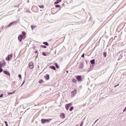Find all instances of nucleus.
I'll use <instances>...</instances> for the list:
<instances>
[{
  "mask_svg": "<svg viewBox=\"0 0 126 126\" xmlns=\"http://www.w3.org/2000/svg\"><path fill=\"white\" fill-rule=\"evenodd\" d=\"M52 121V119H41V123L42 124H46V123H50Z\"/></svg>",
  "mask_w": 126,
  "mask_h": 126,
  "instance_id": "obj_1",
  "label": "nucleus"
},
{
  "mask_svg": "<svg viewBox=\"0 0 126 126\" xmlns=\"http://www.w3.org/2000/svg\"><path fill=\"white\" fill-rule=\"evenodd\" d=\"M18 40H19V41H20V42L22 41V39H25V37H24V36L22 34H20L18 36Z\"/></svg>",
  "mask_w": 126,
  "mask_h": 126,
  "instance_id": "obj_2",
  "label": "nucleus"
},
{
  "mask_svg": "<svg viewBox=\"0 0 126 126\" xmlns=\"http://www.w3.org/2000/svg\"><path fill=\"white\" fill-rule=\"evenodd\" d=\"M4 65H5V61L4 60L0 62V67H2Z\"/></svg>",
  "mask_w": 126,
  "mask_h": 126,
  "instance_id": "obj_3",
  "label": "nucleus"
},
{
  "mask_svg": "<svg viewBox=\"0 0 126 126\" xmlns=\"http://www.w3.org/2000/svg\"><path fill=\"white\" fill-rule=\"evenodd\" d=\"M70 106H72V103H70L65 105V107L66 110H67V111H68V109H69V107H70Z\"/></svg>",
  "mask_w": 126,
  "mask_h": 126,
  "instance_id": "obj_4",
  "label": "nucleus"
},
{
  "mask_svg": "<svg viewBox=\"0 0 126 126\" xmlns=\"http://www.w3.org/2000/svg\"><path fill=\"white\" fill-rule=\"evenodd\" d=\"M76 78L78 81H82V77L81 76H76Z\"/></svg>",
  "mask_w": 126,
  "mask_h": 126,
  "instance_id": "obj_5",
  "label": "nucleus"
},
{
  "mask_svg": "<svg viewBox=\"0 0 126 126\" xmlns=\"http://www.w3.org/2000/svg\"><path fill=\"white\" fill-rule=\"evenodd\" d=\"M11 59H12V54H10L8 55V57L6 58V60L9 61Z\"/></svg>",
  "mask_w": 126,
  "mask_h": 126,
  "instance_id": "obj_6",
  "label": "nucleus"
},
{
  "mask_svg": "<svg viewBox=\"0 0 126 126\" xmlns=\"http://www.w3.org/2000/svg\"><path fill=\"white\" fill-rule=\"evenodd\" d=\"M29 66L31 69L34 68V63H33L32 62L30 63L29 64Z\"/></svg>",
  "mask_w": 126,
  "mask_h": 126,
  "instance_id": "obj_7",
  "label": "nucleus"
},
{
  "mask_svg": "<svg viewBox=\"0 0 126 126\" xmlns=\"http://www.w3.org/2000/svg\"><path fill=\"white\" fill-rule=\"evenodd\" d=\"M77 93V91H76V89H75L71 92V95L72 96H74Z\"/></svg>",
  "mask_w": 126,
  "mask_h": 126,
  "instance_id": "obj_8",
  "label": "nucleus"
},
{
  "mask_svg": "<svg viewBox=\"0 0 126 126\" xmlns=\"http://www.w3.org/2000/svg\"><path fill=\"white\" fill-rule=\"evenodd\" d=\"M60 118L61 119H64L65 118V114L63 113H62L60 114Z\"/></svg>",
  "mask_w": 126,
  "mask_h": 126,
  "instance_id": "obj_9",
  "label": "nucleus"
},
{
  "mask_svg": "<svg viewBox=\"0 0 126 126\" xmlns=\"http://www.w3.org/2000/svg\"><path fill=\"white\" fill-rule=\"evenodd\" d=\"M3 72L4 73V74H6V75H9V76H10V73H9V72L8 71L4 70Z\"/></svg>",
  "mask_w": 126,
  "mask_h": 126,
  "instance_id": "obj_10",
  "label": "nucleus"
},
{
  "mask_svg": "<svg viewBox=\"0 0 126 126\" xmlns=\"http://www.w3.org/2000/svg\"><path fill=\"white\" fill-rule=\"evenodd\" d=\"M44 77L46 80H49V79H50V75L47 74L45 76H44Z\"/></svg>",
  "mask_w": 126,
  "mask_h": 126,
  "instance_id": "obj_11",
  "label": "nucleus"
},
{
  "mask_svg": "<svg viewBox=\"0 0 126 126\" xmlns=\"http://www.w3.org/2000/svg\"><path fill=\"white\" fill-rule=\"evenodd\" d=\"M13 24H16V22H13L10 23L8 25V27H10L11 26H12Z\"/></svg>",
  "mask_w": 126,
  "mask_h": 126,
  "instance_id": "obj_12",
  "label": "nucleus"
},
{
  "mask_svg": "<svg viewBox=\"0 0 126 126\" xmlns=\"http://www.w3.org/2000/svg\"><path fill=\"white\" fill-rule=\"evenodd\" d=\"M22 34L24 36V38H26V32H22Z\"/></svg>",
  "mask_w": 126,
  "mask_h": 126,
  "instance_id": "obj_13",
  "label": "nucleus"
},
{
  "mask_svg": "<svg viewBox=\"0 0 126 126\" xmlns=\"http://www.w3.org/2000/svg\"><path fill=\"white\" fill-rule=\"evenodd\" d=\"M62 1V0H57L55 2L54 4H58V3H60Z\"/></svg>",
  "mask_w": 126,
  "mask_h": 126,
  "instance_id": "obj_14",
  "label": "nucleus"
},
{
  "mask_svg": "<svg viewBox=\"0 0 126 126\" xmlns=\"http://www.w3.org/2000/svg\"><path fill=\"white\" fill-rule=\"evenodd\" d=\"M83 66H84L83 64L81 63V64H80V66H79V68L80 69H81L82 68H83Z\"/></svg>",
  "mask_w": 126,
  "mask_h": 126,
  "instance_id": "obj_15",
  "label": "nucleus"
},
{
  "mask_svg": "<svg viewBox=\"0 0 126 126\" xmlns=\"http://www.w3.org/2000/svg\"><path fill=\"white\" fill-rule=\"evenodd\" d=\"M50 68H51V69H54V70H56V67L54 66H50Z\"/></svg>",
  "mask_w": 126,
  "mask_h": 126,
  "instance_id": "obj_16",
  "label": "nucleus"
},
{
  "mask_svg": "<svg viewBox=\"0 0 126 126\" xmlns=\"http://www.w3.org/2000/svg\"><path fill=\"white\" fill-rule=\"evenodd\" d=\"M43 82H44V80L40 79L39 81H38V83H39V84H42V83H43Z\"/></svg>",
  "mask_w": 126,
  "mask_h": 126,
  "instance_id": "obj_17",
  "label": "nucleus"
},
{
  "mask_svg": "<svg viewBox=\"0 0 126 126\" xmlns=\"http://www.w3.org/2000/svg\"><path fill=\"white\" fill-rule=\"evenodd\" d=\"M91 63H92V64H94L95 63V60H91Z\"/></svg>",
  "mask_w": 126,
  "mask_h": 126,
  "instance_id": "obj_18",
  "label": "nucleus"
},
{
  "mask_svg": "<svg viewBox=\"0 0 126 126\" xmlns=\"http://www.w3.org/2000/svg\"><path fill=\"white\" fill-rule=\"evenodd\" d=\"M77 81H76V80L74 78H73L72 79V82H73L74 83H76Z\"/></svg>",
  "mask_w": 126,
  "mask_h": 126,
  "instance_id": "obj_19",
  "label": "nucleus"
},
{
  "mask_svg": "<svg viewBox=\"0 0 126 126\" xmlns=\"http://www.w3.org/2000/svg\"><path fill=\"white\" fill-rule=\"evenodd\" d=\"M43 44H44V45H46V46H49V43L47 42H43Z\"/></svg>",
  "mask_w": 126,
  "mask_h": 126,
  "instance_id": "obj_20",
  "label": "nucleus"
},
{
  "mask_svg": "<svg viewBox=\"0 0 126 126\" xmlns=\"http://www.w3.org/2000/svg\"><path fill=\"white\" fill-rule=\"evenodd\" d=\"M39 7H40V8H44V5H38Z\"/></svg>",
  "mask_w": 126,
  "mask_h": 126,
  "instance_id": "obj_21",
  "label": "nucleus"
},
{
  "mask_svg": "<svg viewBox=\"0 0 126 126\" xmlns=\"http://www.w3.org/2000/svg\"><path fill=\"white\" fill-rule=\"evenodd\" d=\"M74 108V107L73 106L71 107L69 109L70 112H71V111H72V110H73Z\"/></svg>",
  "mask_w": 126,
  "mask_h": 126,
  "instance_id": "obj_22",
  "label": "nucleus"
},
{
  "mask_svg": "<svg viewBox=\"0 0 126 126\" xmlns=\"http://www.w3.org/2000/svg\"><path fill=\"white\" fill-rule=\"evenodd\" d=\"M41 48H44V49L47 48V46H46L45 45H41Z\"/></svg>",
  "mask_w": 126,
  "mask_h": 126,
  "instance_id": "obj_23",
  "label": "nucleus"
},
{
  "mask_svg": "<svg viewBox=\"0 0 126 126\" xmlns=\"http://www.w3.org/2000/svg\"><path fill=\"white\" fill-rule=\"evenodd\" d=\"M103 56L105 57V58H106L107 57V53H103Z\"/></svg>",
  "mask_w": 126,
  "mask_h": 126,
  "instance_id": "obj_24",
  "label": "nucleus"
},
{
  "mask_svg": "<svg viewBox=\"0 0 126 126\" xmlns=\"http://www.w3.org/2000/svg\"><path fill=\"white\" fill-rule=\"evenodd\" d=\"M55 65H56L57 68H59L60 67L59 66V65H58V63H56Z\"/></svg>",
  "mask_w": 126,
  "mask_h": 126,
  "instance_id": "obj_25",
  "label": "nucleus"
},
{
  "mask_svg": "<svg viewBox=\"0 0 126 126\" xmlns=\"http://www.w3.org/2000/svg\"><path fill=\"white\" fill-rule=\"evenodd\" d=\"M31 28H32V30H33V29H34V28H36V27H34L33 26H31Z\"/></svg>",
  "mask_w": 126,
  "mask_h": 126,
  "instance_id": "obj_26",
  "label": "nucleus"
},
{
  "mask_svg": "<svg viewBox=\"0 0 126 126\" xmlns=\"http://www.w3.org/2000/svg\"><path fill=\"white\" fill-rule=\"evenodd\" d=\"M1 67H0V72H2V71H3V69H2V68H1Z\"/></svg>",
  "mask_w": 126,
  "mask_h": 126,
  "instance_id": "obj_27",
  "label": "nucleus"
},
{
  "mask_svg": "<svg viewBox=\"0 0 126 126\" xmlns=\"http://www.w3.org/2000/svg\"><path fill=\"white\" fill-rule=\"evenodd\" d=\"M55 7H56V8L61 7V6H60V5H56L55 6Z\"/></svg>",
  "mask_w": 126,
  "mask_h": 126,
  "instance_id": "obj_28",
  "label": "nucleus"
},
{
  "mask_svg": "<svg viewBox=\"0 0 126 126\" xmlns=\"http://www.w3.org/2000/svg\"><path fill=\"white\" fill-rule=\"evenodd\" d=\"M42 55H43V56H47V54H46V53H45V52H42Z\"/></svg>",
  "mask_w": 126,
  "mask_h": 126,
  "instance_id": "obj_29",
  "label": "nucleus"
},
{
  "mask_svg": "<svg viewBox=\"0 0 126 126\" xmlns=\"http://www.w3.org/2000/svg\"><path fill=\"white\" fill-rule=\"evenodd\" d=\"M14 92H15V91H14L13 93H8V95H10L11 94H13V93H14Z\"/></svg>",
  "mask_w": 126,
  "mask_h": 126,
  "instance_id": "obj_30",
  "label": "nucleus"
},
{
  "mask_svg": "<svg viewBox=\"0 0 126 126\" xmlns=\"http://www.w3.org/2000/svg\"><path fill=\"white\" fill-rule=\"evenodd\" d=\"M85 54H83V55L81 56L82 58H85Z\"/></svg>",
  "mask_w": 126,
  "mask_h": 126,
  "instance_id": "obj_31",
  "label": "nucleus"
},
{
  "mask_svg": "<svg viewBox=\"0 0 126 126\" xmlns=\"http://www.w3.org/2000/svg\"><path fill=\"white\" fill-rule=\"evenodd\" d=\"M4 123H5V124L6 125V126H8V125L7 124V122L5 121Z\"/></svg>",
  "mask_w": 126,
  "mask_h": 126,
  "instance_id": "obj_32",
  "label": "nucleus"
},
{
  "mask_svg": "<svg viewBox=\"0 0 126 126\" xmlns=\"http://www.w3.org/2000/svg\"><path fill=\"white\" fill-rule=\"evenodd\" d=\"M2 97H3V94H1L0 95V98H1Z\"/></svg>",
  "mask_w": 126,
  "mask_h": 126,
  "instance_id": "obj_33",
  "label": "nucleus"
},
{
  "mask_svg": "<svg viewBox=\"0 0 126 126\" xmlns=\"http://www.w3.org/2000/svg\"><path fill=\"white\" fill-rule=\"evenodd\" d=\"M126 107L125 108V109L123 110V112H126Z\"/></svg>",
  "mask_w": 126,
  "mask_h": 126,
  "instance_id": "obj_34",
  "label": "nucleus"
},
{
  "mask_svg": "<svg viewBox=\"0 0 126 126\" xmlns=\"http://www.w3.org/2000/svg\"><path fill=\"white\" fill-rule=\"evenodd\" d=\"M19 76L20 78H21V74L19 75Z\"/></svg>",
  "mask_w": 126,
  "mask_h": 126,
  "instance_id": "obj_35",
  "label": "nucleus"
},
{
  "mask_svg": "<svg viewBox=\"0 0 126 126\" xmlns=\"http://www.w3.org/2000/svg\"><path fill=\"white\" fill-rule=\"evenodd\" d=\"M37 52H38V51H36V53H37Z\"/></svg>",
  "mask_w": 126,
  "mask_h": 126,
  "instance_id": "obj_36",
  "label": "nucleus"
},
{
  "mask_svg": "<svg viewBox=\"0 0 126 126\" xmlns=\"http://www.w3.org/2000/svg\"><path fill=\"white\" fill-rule=\"evenodd\" d=\"M66 72H68V71H67Z\"/></svg>",
  "mask_w": 126,
  "mask_h": 126,
  "instance_id": "obj_37",
  "label": "nucleus"
},
{
  "mask_svg": "<svg viewBox=\"0 0 126 126\" xmlns=\"http://www.w3.org/2000/svg\"><path fill=\"white\" fill-rule=\"evenodd\" d=\"M115 87H117V86H115Z\"/></svg>",
  "mask_w": 126,
  "mask_h": 126,
  "instance_id": "obj_38",
  "label": "nucleus"
}]
</instances>
